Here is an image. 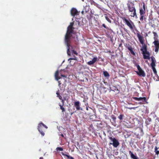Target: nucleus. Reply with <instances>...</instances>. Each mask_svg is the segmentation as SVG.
I'll use <instances>...</instances> for the list:
<instances>
[{"instance_id":"f257e3e1","label":"nucleus","mask_w":159,"mask_h":159,"mask_svg":"<svg viewBox=\"0 0 159 159\" xmlns=\"http://www.w3.org/2000/svg\"><path fill=\"white\" fill-rule=\"evenodd\" d=\"M73 22L70 23V25L68 27L66 34L65 37V41L67 47V53L68 55H70L71 54L72 55L77 54V52L73 50V47L68 43L69 39L71 36L75 38L73 36V34H74L73 32Z\"/></svg>"},{"instance_id":"f03ea898","label":"nucleus","mask_w":159,"mask_h":159,"mask_svg":"<svg viewBox=\"0 0 159 159\" xmlns=\"http://www.w3.org/2000/svg\"><path fill=\"white\" fill-rule=\"evenodd\" d=\"M128 7L129 10V12L130 13V16L131 17H137L136 13V9L134 5L131 6L129 5H128Z\"/></svg>"},{"instance_id":"7ed1b4c3","label":"nucleus","mask_w":159,"mask_h":159,"mask_svg":"<svg viewBox=\"0 0 159 159\" xmlns=\"http://www.w3.org/2000/svg\"><path fill=\"white\" fill-rule=\"evenodd\" d=\"M64 70H61L60 71L58 70L57 71L55 74V79L58 80L59 79H60L61 77L60 76L64 77L65 78H66L67 76L63 75V72H64Z\"/></svg>"},{"instance_id":"20e7f679","label":"nucleus","mask_w":159,"mask_h":159,"mask_svg":"<svg viewBox=\"0 0 159 159\" xmlns=\"http://www.w3.org/2000/svg\"><path fill=\"white\" fill-rule=\"evenodd\" d=\"M109 139L112 141V143H110V144L112 145L115 148H116L119 145L118 141L114 138L109 137Z\"/></svg>"},{"instance_id":"39448f33","label":"nucleus","mask_w":159,"mask_h":159,"mask_svg":"<svg viewBox=\"0 0 159 159\" xmlns=\"http://www.w3.org/2000/svg\"><path fill=\"white\" fill-rule=\"evenodd\" d=\"M137 68L138 69V71H137V74L140 76L144 77L145 76V75L144 71L141 68L140 66L139 65L137 66Z\"/></svg>"},{"instance_id":"423d86ee","label":"nucleus","mask_w":159,"mask_h":159,"mask_svg":"<svg viewBox=\"0 0 159 159\" xmlns=\"http://www.w3.org/2000/svg\"><path fill=\"white\" fill-rule=\"evenodd\" d=\"M124 22L131 29H133V26H134L133 23L130 20H128L127 19H124Z\"/></svg>"},{"instance_id":"0eeeda50","label":"nucleus","mask_w":159,"mask_h":159,"mask_svg":"<svg viewBox=\"0 0 159 159\" xmlns=\"http://www.w3.org/2000/svg\"><path fill=\"white\" fill-rule=\"evenodd\" d=\"M44 127L45 128L47 129L48 128L47 126L46 125H44V124L42 123H40L39 124L38 126V129L40 133L43 136L44 135V133L41 131L42 130V127Z\"/></svg>"},{"instance_id":"6e6552de","label":"nucleus","mask_w":159,"mask_h":159,"mask_svg":"<svg viewBox=\"0 0 159 159\" xmlns=\"http://www.w3.org/2000/svg\"><path fill=\"white\" fill-rule=\"evenodd\" d=\"M153 43L155 46V51L157 52L159 49V41H155Z\"/></svg>"},{"instance_id":"1a4fd4ad","label":"nucleus","mask_w":159,"mask_h":159,"mask_svg":"<svg viewBox=\"0 0 159 159\" xmlns=\"http://www.w3.org/2000/svg\"><path fill=\"white\" fill-rule=\"evenodd\" d=\"M77 60V58L76 57H75L74 58H69L68 59V61H69V62L70 63V65H72L76 62Z\"/></svg>"},{"instance_id":"9d476101","label":"nucleus","mask_w":159,"mask_h":159,"mask_svg":"<svg viewBox=\"0 0 159 159\" xmlns=\"http://www.w3.org/2000/svg\"><path fill=\"white\" fill-rule=\"evenodd\" d=\"M97 60V57H94L93 59L91 61H90L87 62V64L88 65H91L93 64Z\"/></svg>"},{"instance_id":"9b49d317","label":"nucleus","mask_w":159,"mask_h":159,"mask_svg":"<svg viewBox=\"0 0 159 159\" xmlns=\"http://www.w3.org/2000/svg\"><path fill=\"white\" fill-rule=\"evenodd\" d=\"M133 98L135 100H137L139 101H142V102H144L145 101L146 98L145 97H140V98H137V97H134Z\"/></svg>"},{"instance_id":"f8f14e48","label":"nucleus","mask_w":159,"mask_h":159,"mask_svg":"<svg viewBox=\"0 0 159 159\" xmlns=\"http://www.w3.org/2000/svg\"><path fill=\"white\" fill-rule=\"evenodd\" d=\"M74 105L77 110H82V109L80 107V102L79 101L75 102L74 103Z\"/></svg>"},{"instance_id":"ddd939ff","label":"nucleus","mask_w":159,"mask_h":159,"mask_svg":"<svg viewBox=\"0 0 159 159\" xmlns=\"http://www.w3.org/2000/svg\"><path fill=\"white\" fill-rule=\"evenodd\" d=\"M78 12L75 8H72L71 10V14L72 16H75V15L78 14Z\"/></svg>"},{"instance_id":"4468645a","label":"nucleus","mask_w":159,"mask_h":159,"mask_svg":"<svg viewBox=\"0 0 159 159\" xmlns=\"http://www.w3.org/2000/svg\"><path fill=\"white\" fill-rule=\"evenodd\" d=\"M143 58L145 59H149V54L148 52H147L143 53Z\"/></svg>"},{"instance_id":"2eb2a0df","label":"nucleus","mask_w":159,"mask_h":159,"mask_svg":"<svg viewBox=\"0 0 159 159\" xmlns=\"http://www.w3.org/2000/svg\"><path fill=\"white\" fill-rule=\"evenodd\" d=\"M138 37L140 43L143 45L144 44V42L143 37L141 35H138Z\"/></svg>"},{"instance_id":"dca6fc26","label":"nucleus","mask_w":159,"mask_h":159,"mask_svg":"<svg viewBox=\"0 0 159 159\" xmlns=\"http://www.w3.org/2000/svg\"><path fill=\"white\" fill-rule=\"evenodd\" d=\"M141 50L142 52V53L147 52L146 47L145 45H143V46L142 47Z\"/></svg>"},{"instance_id":"f3484780","label":"nucleus","mask_w":159,"mask_h":159,"mask_svg":"<svg viewBox=\"0 0 159 159\" xmlns=\"http://www.w3.org/2000/svg\"><path fill=\"white\" fill-rule=\"evenodd\" d=\"M103 74L104 76L107 78L108 79L109 77V73L106 71H103Z\"/></svg>"},{"instance_id":"a211bd4d","label":"nucleus","mask_w":159,"mask_h":159,"mask_svg":"<svg viewBox=\"0 0 159 159\" xmlns=\"http://www.w3.org/2000/svg\"><path fill=\"white\" fill-rule=\"evenodd\" d=\"M129 154H130L131 157L134 159H137L138 157L135 156L131 151H129Z\"/></svg>"},{"instance_id":"6ab92c4d","label":"nucleus","mask_w":159,"mask_h":159,"mask_svg":"<svg viewBox=\"0 0 159 159\" xmlns=\"http://www.w3.org/2000/svg\"><path fill=\"white\" fill-rule=\"evenodd\" d=\"M61 154L63 155L66 157L67 158V159H74V158L72 157H71L68 155L65 154L63 152H61Z\"/></svg>"},{"instance_id":"aec40b11","label":"nucleus","mask_w":159,"mask_h":159,"mask_svg":"<svg viewBox=\"0 0 159 159\" xmlns=\"http://www.w3.org/2000/svg\"><path fill=\"white\" fill-rule=\"evenodd\" d=\"M109 16H107V15H106L105 16V18L106 20L109 23H111V20L109 19Z\"/></svg>"},{"instance_id":"412c9836","label":"nucleus","mask_w":159,"mask_h":159,"mask_svg":"<svg viewBox=\"0 0 159 159\" xmlns=\"http://www.w3.org/2000/svg\"><path fill=\"white\" fill-rule=\"evenodd\" d=\"M145 10H143V9H141L140 10V15H144L145 13Z\"/></svg>"},{"instance_id":"4be33fe9","label":"nucleus","mask_w":159,"mask_h":159,"mask_svg":"<svg viewBox=\"0 0 159 159\" xmlns=\"http://www.w3.org/2000/svg\"><path fill=\"white\" fill-rule=\"evenodd\" d=\"M151 65L152 68H155V62L153 61H152V62L151 64Z\"/></svg>"},{"instance_id":"5701e85b","label":"nucleus","mask_w":159,"mask_h":159,"mask_svg":"<svg viewBox=\"0 0 159 159\" xmlns=\"http://www.w3.org/2000/svg\"><path fill=\"white\" fill-rule=\"evenodd\" d=\"M155 152L156 154L158 155L159 154V151L157 150V147H155Z\"/></svg>"},{"instance_id":"b1692460","label":"nucleus","mask_w":159,"mask_h":159,"mask_svg":"<svg viewBox=\"0 0 159 159\" xmlns=\"http://www.w3.org/2000/svg\"><path fill=\"white\" fill-rule=\"evenodd\" d=\"M57 151H62L63 150V149L61 147H57L56 148Z\"/></svg>"},{"instance_id":"393cba45","label":"nucleus","mask_w":159,"mask_h":159,"mask_svg":"<svg viewBox=\"0 0 159 159\" xmlns=\"http://www.w3.org/2000/svg\"><path fill=\"white\" fill-rule=\"evenodd\" d=\"M59 106L60 107V108L61 109V110L62 111H65V109L64 108H63L62 106H61V105H59Z\"/></svg>"},{"instance_id":"a878e982","label":"nucleus","mask_w":159,"mask_h":159,"mask_svg":"<svg viewBox=\"0 0 159 159\" xmlns=\"http://www.w3.org/2000/svg\"><path fill=\"white\" fill-rule=\"evenodd\" d=\"M123 115H120L118 116V118L120 120H122L123 118Z\"/></svg>"},{"instance_id":"bb28decb","label":"nucleus","mask_w":159,"mask_h":159,"mask_svg":"<svg viewBox=\"0 0 159 159\" xmlns=\"http://www.w3.org/2000/svg\"><path fill=\"white\" fill-rule=\"evenodd\" d=\"M152 69L153 70V71L154 72V73L155 74H157V71L156 70V69L155 68H152Z\"/></svg>"},{"instance_id":"cd10ccee","label":"nucleus","mask_w":159,"mask_h":159,"mask_svg":"<svg viewBox=\"0 0 159 159\" xmlns=\"http://www.w3.org/2000/svg\"><path fill=\"white\" fill-rule=\"evenodd\" d=\"M144 16V15H140V19L141 20H143Z\"/></svg>"},{"instance_id":"c85d7f7f","label":"nucleus","mask_w":159,"mask_h":159,"mask_svg":"<svg viewBox=\"0 0 159 159\" xmlns=\"http://www.w3.org/2000/svg\"><path fill=\"white\" fill-rule=\"evenodd\" d=\"M143 10H145V5L144 4H143Z\"/></svg>"},{"instance_id":"c756f323","label":"nucleus","mask_w":159,"mask_h":159,"mask_svg":"<svg viewBox=\"0 0 159 159\" xmlns=\"http://www.w3.org/2000/svg\"><path fill=\"white\" fill-rule=\"evenodd\" d=\"M130 52L131 54H132L134 55L135 54V53H134V51H133V50H131V51H130Z\"/></svg>"},{"instance_id":"7c9ffc66","label":"nucleus","mask_w":159,"mask_h":159,"mask_svg":"<svg viewBox=\"0 0 159 159\" xmlns=\"http://www.w3.org/2000/svg\"><path fill=\"white\" fill-rule=\"evenodd\" d=\"M59 98V99H60V100H61V98H62V97L61 96H60V95H59L58 96H57Z\"/></svg>"},{"instance_id":"2f4dec72","label":"nucleus","mask_w":159,"mask_h":159,"mask_svg":"<svg viewBox=\"0 0 159 159\" xmlns=\"http://www.w3.org/2000/svg\"><path fill=\"white\" fill-rule=\"evenodd\" d=\"M56 94H57V97L59 95V93L58 91H57V93H56Z\"/></svg>"},{"instance_id":"473e14b6","label":"nucleus","mask_w":159,"mask_h":159,"mask_svg":"<svg viewBox=\"0 0 159 159\" xmlns=\"http://www.w3.org/2000/svg\"><path fill=\"white\" fill-rule=\"evenodd\" d=\"M129 108L130 109H135V108L134 107L129 108Z\"/></svg>"},{"instance_id":"72a5a7b5","label":"nucleus","mask_w":159,"mask_h":159,"mask_svg":"<svg viewBox=\"0 0 159 159\" xmlns=\"http://www.w3.org/2000/svg\"><path fill=\"white\" fill-rule=\"evenodd\" d=\"M128 49L130 50V52L131 51V50H132V48H129Z\"/></svg>"},{"instance_id":"f704fd0d","label":"nucleus","mask_w":159,"mask_h":159,"mask_svg":"<svg viewBox=\"0 0 159 159\" xmlns=\"http://www.w3.org/2000/svg\"><path fill=\"white\" fill-rule=\"evenodd\" d=\"M58 83H59V86H60V85L61 84V83H60V81H58Z\"/></svg>"},{"instance_id":"c9c22d12","label":"nucleus","mask_w":159,"mask_h":159,"mask_svg":"<svg viewBox=\"0 0 159 159\" xmlns=\"http://www.w3.org/2000/svg\"><path fill=\"white\" fill-rule=\"evenodd\" d=\"M61 136L62 137H64L63 135V134H61Z\"/></svg>"},{"instance_id":"e433bc0d","label":"nucleus","mask_w":159,"mask_h":159,"mask_svg":"<svg viewBox=\"0 0 159 159\" xmlns=\"http://www.w3.org/2000/svg\"><path fill=\"white\" fill-rule=\"evenodd\" d=\"M103 26L104 27H105V25H104V24H103Z\"/></svg>"},{"instance_id":"4c0bfd02","label":"nucleus","mask_w":159,"mask_h":159,"mask_svg":"<svg viewBox=\"0 0 159 159\" xmlns=\"http://www.w3.org/2000/svg\"><path fill=\"white\" fill-rule=\"evenodd\" d=\"M137 159H138V158Z\"/></svg>"}]
</instances>
